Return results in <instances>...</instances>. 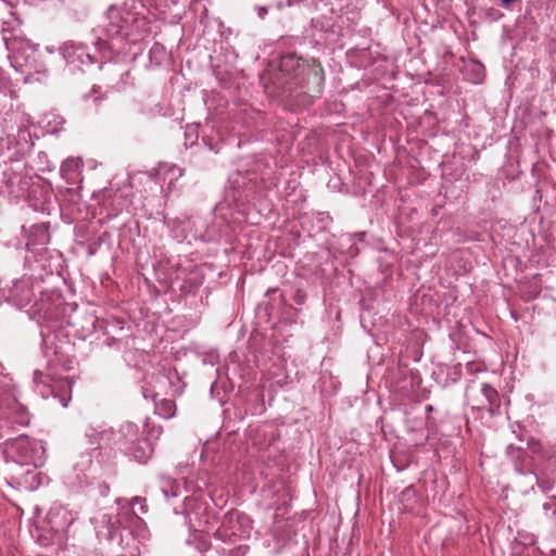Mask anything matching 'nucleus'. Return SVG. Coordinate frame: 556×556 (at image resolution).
I'll list each match as a JSON object with an SVG mask.
<instances>
[{
	"label": "nucleus",
	"mask_w": 556,
	"mask_h": 556,
	"mask_svg": "<svg viewBox=\"0 0 556 556\" xmlns=\"http://www.w3.org/2000/svg\"><path fill=\"white\" fill-rule=\"evenodd\" d=\"M106 18L123 22V26H112L110 29L111 38H123L130 41L139 39L140 29L144 25V18L140 17L137 13L111 5L106 12Z\"/></svg>",
	"instance_id": "f257e3e1"
},
{
	"label": "nucleus",
	"mask_w": 556,
	"mask_h": 556,
	"mask_svg": "<svg viewBox=\"0 0 556 556\" xmlns=\"http://www.w3.org/2000/svg\"><path fill=\"white\" fill-rule=\"evenodd\" d=\"M325 85L324 70L320 63L313 61L303 67L299 79L294 81L293 89L300 88L303 94L311 100L320 96Z\"/></svg>",
	"instance_id": "f03ea898"
},
{
	"label": "nucleus",
	"mask_w": 556,
	"mask_h": 556,
	"mask_svg": "<svg viewBox=\"0 0 556 556\" xmlns=\"http://www.w3.org/2000/svg\"><path fill=\"white\" fill-rule=\"evenodd\" d=\"M471 389V387H468L467 392ZM467 399L472 409L486 410L491 417L502 414V396L496 389L489 383L481 384V397H471L469 393H467Z\"/></svg>",
	"instance_id": "7ed1b4c3"
},
{
	"label": "nucleus",
	"mask_w": 556,
	"mask_h": 556,
	"mask_svg": "<svg viewBox=\"0 0 556 556\" xmlns=\"http://www.w3.org/2000/svg\"><path fill=\"white\" fill-rule=\"evenodd\" d=\"M308 63L302 61L301 58L294 53L282 55L279 63V72L287 79L283 83L285 92L292 96L293 84L296 81L302 74L303 67H306Z\"/></svg>",
	"instance_id": "20e7f679"
},
{
	"label": "nucleus",
	"mask_w": 556,
	"mask_h": 556,
	"mask_svg": "<svg viewBox=\"0 0 556 556\" xmlns=\"http://www.w3.org/2000/svg\"><path fill=\"white\" fill-rule=\"evenodd\" d=\"M506 455L514 464L515 470L520 475H528L538 463L534 457L527 454L523 447L514 444L506 446Z\"/></svg>",
	"instance_id": "39448f33"
},
{
	"label": "nucleus",
	"mask_w": 556,
	"mask_h": 556,
	"mask_svg": "<svg viewBox=\"0 0 556 556\" xmlns=\"http://www.w3.org/2000/svg\"><path fill=\"white\" fill-rule=\"evenodd\" d=\"M135 519L139 517L130 508H123L117 516L105 514L102 517V522L108 528V539L113 540L115 533L122 528L130 525Z\"/></svg>",
	"instance_id": "423d86ee"
},
{
	"label": "nucleus",
	"mask_w": 556,
	"mask_h": 556,
	"mask_svg": "<svg viewBox=\"0 0 556 556\" xmlns=\"http://www.w3.org/2000/svg\"><path fill=\"white\" fill-rule=\"evenodd\" d=\"M129 455L140 464H146L153 454V446L148 439H137L128 447Z\"/></svg>",
	"instance_id": "0eeeda50"
},
{
	"label": "nucleus",
	"mask_w": 556,
	"mask_h": 556,
	"mask_svg": "<svg viewBox=\"0 0 556 556\" xmlns=\"http://www.w3.org/2000/svg\"><path fill=\"white\" fill-rule=\"evenodd\" d=\"M527 448L533 455L532 457H538L546 462H549L555 456V451L552 447L546 446L534 437L528 439Z\"/></svg>",
	"instance_id": "6e6552de"
},
{
	"label": "nucleus",
	"mask_w": 556,
	"mask_h": 556,
	"mask_svg": "<svg viewBox=\"0 0 556 556\" xmlns=\"http://www.w3.org/2000/svg\"><path fill=\"white\" fill-rule=\"evenodd\" d=\"M60 52L71 63L80 62L85 63L83 59L84 46L75 43L74 41L65 42L61 48Z\"/></svg>",
	"instance_id": "1a4fd4ad"
},
{
	"label": "nucleus",
	"mask_w": 556,
	"mask_h": 556,
	"mask_svg": "<svg viewBox=\"0 0 556 556\" xmlns=\"http://www.w3.org/2000/svg\"><path fill=\"white\" fill-rule=\"evenodd\" d=\"M80 162L76 159H67L61 165V174L68 181L74 184L80 173Z\"/></svg>",
	"instance_id": "9d476101"
},
{
	"label": "nucleus",
	"mask_w": 556,
	"mask_h": 556,
	"mask_svg": "<svg viewBox=\"0 0 556 556\" xmlns=\"http://www.w3.org/2000/svg\"><path fill=\"white\" fill-rule=\"evenodd\" d=\"M528 475L534 476L538 486L543 492H548L553 488V484L547 477L546 469H542L539 465V462L534 467H532V471L528 472Z\"/></svg>",
	"instance_id": "9b49d317"
},
{
	"label": "nucleus",
	"mask_w": 556,
	"mask_h": 556,
	"mask_svg": "<svg viewBox=\"0 0 556 556\" xmlns=\"http://www.w3.org/2000/svg\"><path fill=\"white\" fill-rule=\"evenodd\" d=\"M118 432L122 435L125 445L130 444L137 439H139V427L131 421H126L122 424Z\"/></svg>",
	"instance_id": "f8f14e48"
},
{
	"label": "nucleus",
	"mask_w": 556,
	"mask_h": 556,
	"mask_svg": "<svg viewBox=\"0 0 556 556\" xmlns=\"http://www.w3.org/2000/svg\"><path fill=\"white\" fill-rule=\"evenodd\" d=\"M160 484L162 493L164 494L165 497H176L178 495L177 492L179 486L175 479L165 475H161Z\"/></svg>",
	"instance_id": "ddd939ff"
},
{
	"label": "nucleus",
	"mask_w": 556,
	"mask_h": 556,
	"mask_svg": "<svg viewBox=\"0 0 556 556\" xmlns=\"http://www.w3.org/2000/svg\"><path fill=\"white\" fill-rule=\"evenodd\" d=\"M55 336L54 334H47L42 339L43 344V353L45 356L48 358H51L52 356H56L60 352L58 348L55 346Z\"/></svg>",
	"instance_id": "4468645a"
},
{
	"label": "nucleus",
	"mask_w": 556,
	"mask_h": 556,
	"mask_svg": "<svg viewBox=\"0 0 556 556\" xmlns=\"http://www.w3.org/2000/svg\"><path fill=\"white\" fill-rule=\"evenodd\" d=\"M157 413L164 418H170L175 415V403L172 400H162L155 404Z\"/></svg>",
	"instance_id": "2eb2a0df"
},
{
	"label": "nucleus",
	"mask_w": 556,
	"mask_h": 556,
	"mask_svg": "<svg viewBox=\"0 0 556 556\" xmlns=\"http://www.w3.org/2000/svg\"><path fill=\"white\" fill-rule=\"evenodd\" d=\"M150 60L156 64H161L166 56L165 47L159 42H155L149 52Z\"/></svg>",
	"instance_id": "dca6fc26"
},
{
	"label": "nucleus",
	"mask_w": 556,
	"mask_h": 556,
	"mask_svg": "<svg viewBox=\"0 0 556 556\" xmlns=\"http://www.w3.org/2000/svg\"><path fill=\"white\" fill-rule=\"evenodd\" d=\"M307 295L302 289H296L292 295V300L298 305H303L306 302Z\"/></svg>",
	"instance_id": "f3484780"
},
{
	"label": "nucleus",
	"mask_w": 556,
	"mask_h": 556,
	"mask_svg": "<svg viewBox=\"0 0 556 556\" xmlns=\"http://www.w3.org/2000/svg\"><path fill=\"white\" fill-rule=\"evenodd\" d=\"M415 496H416V490H415V488H414V485H413V484H412V485H408L407 488H405V489L402 491L401 495H400L401 501L410 500V498H413V497H415Z\"/></svg>",
	"instance_id": "a211bd4d"
},
{
	"label": "nucleus",
	"mask_w": 556,
	"mask_h": 556,
	"mask_svg": "<svg viewBox=\"0 0 556 556\" xmlns=\"http://www.w3.org/2000/svg\"><path fill=\"white\" fill-rule=\"evenodd\" d=\"M500 5L506 10H511L513 5L521 0H498Z\"/></svg>",
	"instance_id": "6ab92c4d"
},
{
	"label": "nucleus",
	"mask_w": 556,
	"mask_h": 556,
	"mask_svg": "<svg viewBox=\"0 0 556 556\" xmlns=\"http://www.w3.org/2000/svg\"><path fill=\"white\" fill-rule=\"evenodd\" d=\"M108 23L105 24V31L108 34V36L110 37V29L112 28V26H123V22H115L113 21L112 18H106Z\"/></svg>",
	"instance_id": "aec40b11"
},
{
	"label": "nucleus",
	"mask_w": 556,
	"mask_h": 556,
	"mask_svg": "<svg viewBox=\"0 0 556 556\" xmlns=\"http://www.w3.org/2000/svg\"><path fill=\"white\" fill-rule=\"evenodd\" d=\"M486 14H488V16H489V17H491L493 21H496V20H498L500 17H502V16H503V14H502L498 10H496V9H494V8L489 9Z\"/></svg>",
	"instance_id": "412c9836"
},
{
	"label": "nucleus",
	"mask_w": 556,
	"mask_h": 556,
	"mask_svg": "<svg viewBox=\"0 0 556 556\" xmlns=\"http://www.w3.org/2000/svg\"><path fill=\"white\" fill-rule=\"evenodd\" d=\"M98 489H99V494L101 496H106L110 492V485L106 482L100 483Z\"/></svg>",
	"instance_id": "4be33fe9"
},
{
	"label": "nucleus",
	"mask_w": 556,
	"mask_h": 556,
	"mask_svg": "<svg viewBox=\"0 0 556 556\" xmlns=\"http://www.w3.org/2000/svg\"><path fill=\"white\" fill-rule=\"evenodd\" d=\"M83 59L85 60L84 64H93V63H96L94 56L91 55L90 53L86 52L85 49H84V52H83Z\"/></svg>",
	"instance_id": "5701e85b"
},
{
	"label": "nucleus",
	"mask_w": 556,
	"mask_h": 556,
	"mask_svg": "<svg viewBox=\"0 0 556 556\" xmlns=\"http://www.w3.org/2000/svg\"><path fill=\"white\" fill-rule=\"evenodd\" d=\"M16 444L18 446H24L26 444H29V438L27 435H21L20 438H17Z\"/></svg>",
	"instance_id": "b1692460"
},
{
	"label": "nucleus",
	"mask_w": 556,
	"mask_h": 556,
	"mask_svg": "<svg viewBox=\"0 0 556 556\" xmlns=\"http://www.w3.org/2000/svg\"><path fill=\"white\" fill-rule=\"evenodd\" d=\"M477 70V77L475 79V83H479L481 80V77L483 76V71L480 65H475Z\"/></svg>",
	"instance_id": "393cba45"
},
{
	"label": "nucleus",
	"mask_w": 556,
	"mask_h": 556,
	"mask_svg": "<svg viewBox=\"0 0 556 556\" xmlns=\"http://www.w3.org/2000/svg\"><path fill=\"white\" fill-rule=\"evenodd\" d=\"M266 13H267V10H266L265 8H260V10H258V15H260L261 17H264V15H265Z\"/></svg>",
	"instance_id": "a878e982"
},
{
	"label": "nucleus",
	"mask_w": 556,
	"mask_h": 556,
	"mask_svg": "<svg viewBox=\"0 0 556 556\" xmlns=\"http://www.w3.org/2000/svg\"><path fill=\"white\" fill-rule=\"evenodd\" d=\"M428 412H431L433 408L431 405H428L427 408H426Z\"/></svg>",
	"instance_id": "bb28decb"
},
{
	"label": "nucleus",
	"mask_w": 556,
	"mask_h": 556,
	"mask_svg": "<svg viewBox=\"0 0 556 556\" xmlns=\"http://www.w3.org/2000/svg\"><path fill=\"white\" fill-rule=\"evenodd\" d=\"M113 88H116L119 90V86H118V83H116L115 85L112 86Z\"/></svg>",
	"instance_id": "cd10ccee"
},
{
	"label": "nucleus",
	"mask_w": 556,
	"mask_h": 556,
	"mask_svg": "<svg viewBox=\"0 0 556 556\" xmlns=\"http://www.w3.org/2000/svg\"><path fill=\"white\" fill-rule=\"evenodd\" d=\"M101 435H102V437H104V435H109V432L103 431V432H101Z\"/></svg>",
	"instance_id": "c85d7f7f"
},
{
	"label": "nucleus",
	"mask_w": 556,
	"mask_h": 556,
	"mask_svg": "<svg viewBox=\"0 0 556 556\" xmlns=\"http://www.w3.org/2000/svg\"><path fill=\"white\" fill-rule=\"evenodd\" d=\"M67 191H68L70 193H74V194H76V191H75V190L68 189Z\"/></svg>",
	"instance_id": "c756f323"
},
{
	"label": "nucleus",
	"mask_w": 556,
	"mask_h": 556,
	"mask_svg": "<svg viewBox=\"0 0 556 556\" xmlns=\"http://www.w3.org/2000/svg\"><path fill=\"white\" fill-rule=\"evenodd\" d=\"M93 101H94V102H98V101H99V98H98V97L93 98Z\"/></svg>",
	"instance_id": "7c9ffc66"
}]
</instances>
